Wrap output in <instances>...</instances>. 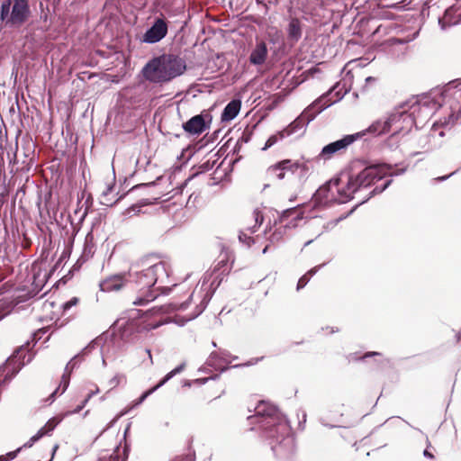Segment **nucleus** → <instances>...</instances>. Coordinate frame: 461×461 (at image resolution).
<instances>
[{
	"instance_id": "f257e3e1",
	"label": "nucleus",
	"mask_w": 461,
	"mask_h": 461,
	"mask_svg": "<svg viewBox=\"0 0 461 461\" xmlns=\"http://www.w3.org/2000/svg\"><path fill=\"white\" fill-rule=\"evenodd\" d=\"M248 419L250 424L258 426L261 437L277 459H291L295 453L294 434L289 420L277 407L260 402L255 415Z\"/></svg>"
},
{
	"instance_id": "f03ea898",
	"label": "nucleus",
	"mask_w": 461,
	"mask_h": 461,
	"mask_svg": "<svg viewBox=\"0 0 461 461\" xmlns=\"http://www.w3.org/2000/svg\"><path fill=\"white\" fill-rule=\"evenodd\" d=\"M442 104L435 96L423 94L402 104L403 110H396L390 114L392 127L394 126V133L402 131L408 133L413 125H417V120L421 117L423 120L432 116Z\"/></svg>"
},
{
	"instance_id": "7ed1b4c3",
	"label": "nucleus",
	"mask_w": 461,
	"mask_h": 461,
	"mask_svg": "<svg viewBox=\"0 0 461 461\" xmlns=\"http://www.w3.org/2000/svg\"><path fill=\"white\" fill-rule=\"evenodd\" d=\"M128 276L129 281L135 285V289L138 291V296L133 302L135 305H144L154 301L158 295V291L163 294H168L176 285L154 288L159 280L168 277L166 266L162 261L154 263L141 270H133L132 266L128 272Z\"/></svg>"
},
{
	"instance_id": "20e7f679",
	"label": "nucleus",
	"mask_w": 461,
	"mask_h": 461,
	"mask_svg": "<svg viewBox=\"0 0 461 461\" xmlns=\"http://www.w3.org/2000/svg\"><path fill=\"white\" fill-rule=\"evenodd\" d=\"M356 165L353 164L348 172H341L321 185L312 194V211L327 209L338 203H346L354 198L357 193L348 189V182L352 176L356 174Z\"/></svg>"
},
{
	"instance_id": "39448f33",
	"label": "nucleus",
	"mask_w": 461,
	"mask_h": 461,
	"mask_svg": "<svg viewBox=\"0 0 461 461\" xmlns=\"http://www.w3.org/2000/svg\"><path fill=\"white\" fill-rule=\"evenodd\" d=\"M186 70L185 60L172 53L162 54L146 63L141 72L144 78L154 84H165L183 75Z\"/></svg>"
},
{
	"instance_id": "423d86ee",
	"label": "nucleus",
	"mask_w": 461,
	"mask_h": 461,
	"mask_svg": "<svg viewBox=\"0 0 461 461\" xmlns=\"http://www.w3.org/2000/svg\"><path fill=\"white\" fill-rule=\"evenodd\" d=\"M356 167L360 165L362 168L357 170L356 174L351 176L348 189L353 193H358L362 189H366L374 185L376 182L390 177L401 176L405 173L406 167L393 170L396 165H392L384 162L366 163L365 161H357L355 163ZM387 179L383 183L384 184Z\"/></svg>"
},
{
	"instance_id": "0eeeda50",
	"label": "nucleus",
	"mask_w": 461,
	"mask_h": 461,
	"mask_svg": "<svg viewBox=\"0 0 461 461\" xmlns=\"http://www.w3.org/2000/svg\"><path fill=\"white\" fill-rule=\"evenodd\" d=\"M193 296L194 293L191 294L187 300L182 303H170L167 304L153 306L147 312H143L141 316L130 317L122 328V337L127 338L134 333L149 331L160 327L162 325L161 321H152L149 318L151 316L163 315L176 311H185L188 308Z\"/></svg>"
},
{
	"instance_id": "6e6552de",
	"label": "nucleus",
	"mask_w": 461,
	"mask_h": 461,
	"mask_svg": "<svg viewBox=\"0 0 461 461\" xmlns=\"http://www.w3.org/2000/svg\"><path fill=\"white\" fill-rule=\"evenodd\" d=\"M332 89H330L327 93L317 98L307 108H305L303 113L289 125H287L284 130L278 131L280 138L285 139V137L294 134L301 130L304 131L310 122L314 120L315 117L322 111L340 101L347 93L345 91L343 94H341L339 91H338L335 93L336 98L330 99V95L332 94Z\"/></svg>"
},
{
	"instance_id": "1a4fd4ad",
	"label": "nucleus",
	"mask_w": 461,
	"mask_h": 461,
	"mask_svg": "<svg viewBox=\"0 0 461 461\" xmlns=\"http://www.w3.org/2000/svg\"><path fill=\"white\" fill-rule=\"evenodd\" d=\"M32 15L30 0H3L0 5V22L5 26L18 28Z\"/></svg>"
},
{
	"instance_id": "9d476101",
	"label": "nucleus",
	"mask_w": 461,
	"mask_h": 461,
	"mask_svg": "<svg viewBox=\"0 0 461 461\" xmlns=\"http://www.w3.org/2000/svg\"><path fill=\"white\" fill-rule=\"evenodd\" d=\"M104 339L102 337H97L95 339L91 340L79 353L75 355L69 362L67 364L65 367L64 374L61 379V385L63 393L69 385L70 374L73 369L77 367L79 364L84 360L85 357L90 354L96 348H103Z\"/></svg>"
},
{
	"instance_id": "9b49d317",
	"label": "nucleus",
	"mask_w": 461,
	"mask_h": 461,
	"mask_svg": "<svg viewBox=\"0 0 461 461\" xmlns=\"http://www.w3.org/2000/svg\"><path fill=\"white\" fill-rule=\"evenodd\" d=\"M363 138L362 133H352L343 135L339 140L325 145L319 155L316 157L318 160H330L335 154H340L348 149L354 142Z\"/></svg>"
},
{
	"instance_id": "f8f14e48",
	"label": "nucleus",
	"mask_w": 461,
	"mask_h": 461,
	"mask_svg": "<svg viewBox=\"0 0 461 461\" xmlns=\"http://www.w3.org/2000/svg\"><path fill=\"white\" fill-rule=\"evenodd\" d=\"M168 28L169 22L164 15L156 16L141 35L140 41L146 44H156L166 38L168 33Z\"/></svg>"
},
{
	"instance_id": "ddd939ff",
	"label": "nucleus",
	"mask_w": 461,
	"mask_h": 461,
	"mask_svg": "<svg viewBox=\"0 0 461 461\" xmlns=\"http://www.w3.org/2000/svg\"><path fill=\"white\" fill-rule=\"evenodd\" d=\"M212 275L213 276V279L212 280L210 285H206L205 278L203 281L201 289L198 293V296L200 297V303L196 305L197 310L193 318H197L203 312L208 303H210L211 299L212 298L215 291L221 285V284L222 283L226 276L220 275V273H212Z\"/></svg>"
},
{
	"instance_id": "4468645a",
	"label": "nucleus",
	"mask_w": 461,
	"mask_h": 461,
	"mask_svg": "<svg viewBox=\"0 0 461 461\" xmlns=\"http://www.w3.org/2000/svg\"><path fill=\"white\" fill-rule=\"evenodd\" d=\"M212 116L206 111L195 114L183 122L182 128L185 133L191 136H199L210 128Z\"/></svg>"
},
{
	"instance_id": "2eb2a0df",
	"label": "nucleus",
	"mask_w": 461,
	"mask_h": 461,
	"mask_svg": "<svg viewBox=\"0 0 461 461\" xmlns=\"http://www.w3.org/2000/svg\"><path fill=\"white\" fill-rule=\"evenodd\" d=\"M95 253V244H94V236L92 232H88L85 238V242L83 246V251L80 258L77 259V263L71 267L68 273L63 276L59 283L66 284L68 280L72 278L74 273L78 271L81 265L87 261L91 257H93Z\"/></svg>"
},
{
	"instance_id": "dca6fc26",
	"label": "nucleus",
	"mask_w": 461,
	"mask_h": 461,
	"mask_svg": "<svg viewBox=\"0 0 461 461\" xmlns=\"http://www.w3.org/2000/svg\"><path fill=\"white\" fill-rule=\"evenodd\" d=\"M391 185L392 180L390 179L381 185L375 186L361 202L354 205L347 213L342 214L339 218L335 219L336 222L339 224L340 221L349 217L360 205L366 203L374 196L384 193Z\"/></svg>"
},
{
	"instance_id": "f3484780",
	"label": "nucleus",
	"mask_w": 461,
	"mask_h": 461,
	"mask_svg": "<svg viewBox=\"0 0 461 461\" xmlns=\"http://www.w3.org/2000/svg\"><path fill=\"white\" fill-rule=\"evenodd\" d=\"M392 128V122H390V115L383 119H378L375 121L371 125H369L366 129L358 131L357 133H362L363 137L366 135L367 133L373 134L375 136H379L384 133H386L389 131V130Z\"/></svg>"
},
{
	"instance_id": "a211bd4d",
	"label": "nucleus",
	"mask_w": 461,
	"mask_h": 461,
	"mask_svg": "<svg viewBox=\"0 0 461 461\" xmlns=\"http://www.w3.org/2000/svg\"><path fill=\"white\" fill-rule=\"evenodd\" d=\"M303 23L297 17H292L286 27L287 41L291 45L297 43L303 35Z\"/></svg>"
},
{
	"instance_id": "6ab92c4d",
	"label": "nucleus",
	"mask_w": 461,
	"mask_h": 461,
	"mask_svg": "<svg viewBox=\"0 0 461 461\" xmlns=\"http://www.w3.org/2000/svg\"><path fill=\"white\" fill-rule=\"evenodd\" d=\"M304 218V212L297 213L290 221L285 225L276 229V230L270 235L269 240L271 243L280 241L288 229H294L298 226V221Z\"/></svg>"
},
{
	"instance_id": "aec40b11",
	"label": "nucleus",
	"mask_w": 461,
	"mask_h": 461,
	"mask_svg": "<svg viewBox=\"0 0 461 461\" xmlns=\"http://www.w3.org/2000/svg\"><path fill=\"white\" fill-rule=\"evenodd\" d=\"M293 167L294 166H292V161L290 159H284L273 166H270L267 168V175L269 178L276 177L278 180H282L285 178V170H291L292 172H294Z\"/></svg>"
},
{
	"instance_id": "412c9836",
	"label": "nucleus",
	"mask_w": 461,
	"mask_h": 461,
	"mask_svg": "<svg viewBox=\"0 0 461 461\" xmlns=\"http://www.w3.org/2000/svg\"><path fill=\"white\" fill-rule=\"evenodd\" d=\"M124 276L122 274H116L111 276L99 284L102 292L118 291L124 285Z\"/></svg>"
},
{
	"instance_id": "4be33fe9",
	"label": "nucleus",
	"mask_w": 461,
	"mask_h": 461,
	"mask_svg": "<svg viewBox=\"0 0 461 461\" xmlns=\"http://www.w3.org/2000/svg\"><path fill=\"white\" fill-rule=\"evenodd\" d=\"M230 357V353L225 349H220L219 352L213 351L211 353L207 363L208 365L213 366L215 369L220 370L221 372H224L229 367L224 366L221 367V363L230 364V361L228 360V357Z\"/></svg>"
},
{
	"instance_id": "5701e85b",
	"label": "nucleus",
	"mask_w": 461,
	"mask_h": 461,
	"mask_svg": "<svg viewBox=\"0 0 461 461\" xmlns=\"http://www.w3.org/2000/svg\"><path fill=\"white\" fill-rule=\"evenodd\" d=\"M241 108V100L239 98H233L230 100L226 106L223 108L221 114V121L222 122H230L235 119Z\"/></svg>"
},
{
	"instance_id": "b1692460",
	"label": "nucleus",
	"mask_w": 461,
	"mask_h": 461,
	"mask_svg": "<svg viewBox=\"0 0 461 461\" xmlns=\"http://www.w3.org/2000/svg\"><path fill=\"white\" fill-rule=\"evenodd\" d=\"M268 50L266 42H258L249 55V62L255 66L263 65L267 58Z\"/></svg>"
},
{
	"instance_id": "393cba45",
	"label": "nucleus",
	"mask_w": 461,
	"mask_h": 461,
	"mask_svg": "<svg viewBox=\"0 0 461 461\" xmlns=\"http://www.w3.org/2000/svg\"><path fill=\"white\" fill-rule=\"evenodd\" d=\"M159 198H155L153 202L149 199H140L138 203L129 206L124 212L123 215L131 217L132 214H137L140 212V209L144 206L158 203Z\"/></svg>"
},
{
	"instance_id": "a878e982",
	"label": "nucleus",
	"mask_w": 461,
	"mask_h": 461,
	"mask_svg": "<svg viewBox=\"0 0 461 461\" xmlns=\"http://www.w3.org/2000/svg\"><path fill=\"white\" fill-rule=\"evenodd\" d=\"M382 354L377 351H367L364 354H360L359 352L349 353L346 356V358L348 363L350 362H359L365 361L368 357H381Z\"/></svg>"
},
{
	"instance_id": "bb28decb",
	"label": "nucleus",
	"mask_w": 461,
	"mask_h": 461,
	"mask_svg": "<svg viewBox=\"0 0 461 461\" xmlns=\"http://www.w3.org/2000/svg\"><path fill=\"white\" fill-rule=\"evenodd\" d=\"M159 388H160V386H158V384H157L153 387L144 391L140 394V396L132 402V406L130 409L124 410L123 411L121 412L120 417L127 414L131 409H133V408L140 405L149 395H151L153 393H155Z\"/></svg>"
},
{
	"instance_id": "cd10ccee",
	"label": "nucleus",
	"mask_w": 461,
	"mask_h": 461,
	"mask_svg": "<svg viewBox=\"0 0 461 461\" xmlns=\"http://www.w3.org/2000/svg\"><path fill=\"white\" fill-rule=\"evenodd\" d=\"M326 265V263L321 264L319 266H316L310 270L306 274H304L303 276L300 277L297 283L296 289L297 291L303 289L310 281V279L317 274V272L323 267Z\"/></svg>"
},
{
	"instance_id": "c85d7f7f",
	"label": "nucleus",
	"mask_w": 461,
	"mask_h": 461,
	"mask_svg": "<svg viewBox=\"0 0 461 461\" xmlns=\"http://www.w3.org/2000/svg\"><path fill=\"white\" fill-rule=\"evenodd\" d=\"M303 206H306V205L304 203H303V204H298L294 207H291V208L283 210L278 216L279 222H284V221H287L289 218L293 219L298 213L297 210ZM300 212H299V213Z\"/></svg>"
},
{
	"instance_id": "c756f323",
	"label": "nucleus",
	"mask_w": 461,
	"mask_h": 461,
	"mask_svg": "<svg viewBox=\"0 0 461 461\" xmlns=\"http://www.w3.org/2000/svg\"><path fill=\"white\" fill-rule=\"evenodd\" d=\"M231 266L229 264L227 258H221L218 261L217 265L213 268V274L220 273L222 276H228L230 272Z\"/></svg>"
},
{
	"instance_id": "7c9ffc66",
	"label": "nucleus",
	"mask_w": 461,
	"mask_h": 461,
	"mask_svg": "<svg viewBox=\"0 0 461 461\" xmlns=\"http://www.w3.org/2000/svg\"><path fill=\"white\" fill-rule=\"evenodd\" d=\"M185 367V363H181L170 372H168L158 384V386L162 387L166 383H167L171 378H173L176 375L180 374Z\"/></svg>"
},
{
	"instance_id": "2f4dec72",
	"label": "nucleus",
	"mask_w": 461,
	"mask_h": 461,
	"mask_svg": "<svg viewBox=\"0 0 461 461\" xmlns=\"http://www.w3.org/2000/svg\"><path fill=\"white\" fill-rule=\"evenodd\" d=\"M253 135V128L247 127L239 137L237 145L241 147L243 144L248 143L251 140Z\"/></svg>"
},
{
	"instance_id": "473e14b6",
	"label": "nucleus",
	"mask_w": 461,
	"mask_h": 461,
	"mask_svg": "<svg viewBox=\"0 0 461 461\" xmlns=\"http://www.w3.org/2000/svg\"><path fill=\"white\" fill-rule=\"evenodd\" d=\"M130 428H131V424H128L127 427L124 429V432H123L124 446H123V448H122V461H127L128 460V456H129V454H130V451H131L130 444L126 441V437H127V435H128V433L130 431Z\"/></svg>"
},
{
	"instance_id": "72a5a7b5",
	"label": "nucleus",
	"mask_w": 461,
	"mask_h": 461,
	"mask_svg": "<svg viewBox=\"0 0 461 461\" xmlns=\"http://www.w3.org/2000/svg\"><path fill=\"white\" fill-rule=\"evenodd\" d=\"M43 429H39L35 435H33L27 442H25L20 447L23 448H30L32 447L37 441H39L41 438L44 437Z\"/></svg>"
},
{
	"instance_id": "f704fd0d",
	"label": "nucleus",
	"mask_w": 461,
	"mask_h": 461,
	"mask_svg": "<svg viewBox=\"0 0 461 461\" xmlns=\"http://www.w3.org/2000/svg\"><path fill=\"white\" fill-rule=\"evenodd\" d=\"M59 422V420H56L55 418H51L40 429H43V431L45 432L44 436L50 435L55 429V428L57 427Z\"/></svg>"
},
{
	"instance_id": "c9c22d12",
	"label": "nucleus",
	"mask_w": 461,
	"mask_h": 461,
	"mask_svg": "<svg viewBox=\"0 0 461 461\" xmlns=\"http://www.w3.org/2000/svg\"><path fill=\"white\" fill-rule=\"evenodd\" d=\"M280 140H282V139L280 138V135L278 134V131L276 133H275V134H272L267 140V141L265 143V146L262 148V150L268 149L269 148L274 146Z\"/></svg>"
},
{
	"instance_id": "e433bc0d",
	"label": "nucleus",
	"mask_w": 461,
	"mask_h": 461,
	"mask_svg": "<svg viewBox=\"0 0 461 461\" xmlns=\"http://www.w3.org/2000/svg\"><path fill=\"white\" fill-rule=\"evenodd\" d=\"M122 445V442H120V444L115 447L114 449V452L110 455L108 457L107 456H100L97 461H119V449H120V447Z\"/></svg>"
},
{
	"instance_id": "4c0bfd02",
	"label": "nucleus",
	"mask_w": 461,
	"mask_h": 461,
	"mask_svg": "<svg viewBox=\"0 0 461 461\" xmlns=\"http://www.w3.org/2000/svg\"><path fill=\"white\" fill-rule=\"evenodd\" d=\"M162 178V176H158L157 177V179L155 181H152V182H149V183H141V184H138V185H133L127 194L129 193H131L137 189H140V188H145V187H149V186H154L157 185V182L158 180H160Z\"/></svg>"
},
{
	"instance_id": "58836bf2",
	"label": "nucleus",
	"mask_w": 461,
	"mask_h": 461,
	"mask_svg": "<svg viewBox=\"0 0 461 461\" xmlns=\"http://www.w3.org/2000/svg\"><path fill=\"white\" fill-rule=\"evenodd\" d=\"M196 310L197 309L195 308L194 312H192L191 314H189L187 317H176L175 320V322L176 324H178L179 326L185 325L188 321L195 319V318H193V316L195 314Z\"/></svg>"
},
{
	"instance_id": "ea45409f",
	"label": "nucleus",
	"mask_w": 461,
	"mask_h": 461,
	"mask_svg": "<svg viewBox=\"0 0 461 461\" xmlns=\"http://www.w3.org/2000/svg\"><path fill=\"white\" fill-rule=\"evenodd\" d=\"M79 302V299L76 296L70 298L68 301L62 304L63 312L68 311L71 307L76 306Z\"/></svg>"
},
{
	"instance_id": "a19ab883",
	"label": "nucleus",
	"mask_w": 461,
	"mask_h": 461,
	"mask_svg": "<svg viewBox=\"0 0 461 461\" xmlns=\"http://www.w3.org/2000/svg\"><path fill=\"white\" fill-rule=\"evenodd\" d=\"M457 86V84H456V81L454 80V81H450L445 87L443 90H441L439 92V95L441 97H445L448 95V92L452 89V88H455Z\"/></svg>"
},
{
	"instance_id": "79ce46f5",
	"label": "nucleus",
	"mask_w": 461,
	"mask_h": 461,
	"mask_svg": "<svg viewBox=\"0 0 461 461\" xmlns=\"http://www.w3.org/2000/svg\"><path fill=\"white\" fill-rule=\"evenodd\" d=\"M263 358H264V357H254V358H251L250 360H249L247 363H244V364H239V365H234V366H232L231 367H233V368H238V367H240V366H253V365L258 364V363L259 361H261Z\"/></svg>"
},
{
	"instance_id": "37998d69",
	"label": "nucleus",
	"mask_w": 461,
	"mask_h": 461,
	"mask_svg": "<svg viewBox=\"0 0 461 461\" xmlns=\"http://www.w3.org/2000/svg\"><path fill=\"white\" fill-rule=\"evenodd\" d=\"M21 450H22V447H18L14 451H10V452L6 453L5 456H3L4 460L5 461L14 460L18 456V454L21 452Z\"/></svg>"
},
{
	"instance_id": "c03bdc74",
	"label": "nucleus",
	"mask_w": 461,
	"mask_h": 461,
	"mask_svg": "<svg viewBox=\"0 0 461 461\" xmlns=\"http://www.w3.org/2000/svg\"><path fill=\"white\" fill-rule=\"evenodd\" d=\"M221 131V130L219 129V130L214 131L210 136L205 135L204 139H206V144L213 143L214 141H216L217 139L219 138Z\"/></svg>"
},
{
	"instance_id": "a18cd8bd",
	"label": "nucleus",
	"mask_w": 461,
	"mask_h": 461,
	"mask_svg": "<svg viewBox=\"0 0 461 461\" xmlns=\"http://www.w3.org/2000/svg\"><path fill=\"white\" fill-rule=\"evenodd\" d=\"M239 240L241 243L247 244L249 247H250L251 243H253V239L242 231H240L239 234Z\"/></svg>"
},
{
	"instance_id": "49530a36",
	"label": "nucleus",
	"mask_w": 461,
	"mask_h": 461,
	"mask_svg": "<svg viewBox=\"0 0 461 461\" xmlns=\"http://www.w3.org/2000/svg\"><path fill=\"white\" fill-rule=\"evenodd\" d=\"M194 459H195L194 455L186 454V455L176 456L171 461H194Z\"/></svg>"
},
{
	"instance_id": "de8ad7c7",
	"label": "nucleus",
	"mask_w": 461,
	"mask_h": 461,
	"mask_svg": "<svg viewBox=\"0 0 461 461\" xmlns=\"http://www.w3.org/2000/svg\"><path fill=\"white\" fill-rule=\"evenodd\" d=\"M88 402V399H84L80 404H78L72 411H71V414H77L79 413L84 408L85 406L87 404Z\"/></svg>"
},
{
	"instance_id": "09e8293b",
	"label": "nucleus",
	"mask_w": 461,
	"mask_h": 461,
	"mask_svg": "<svg viewBox=\"0 0 461 461\" xmlns=\"http://www.w3.org/2000/svg\"><path fill=\"white\" fill-rule=\"evenodd\" d=\"M458 172H461V167L457 168L456 170L453 171L452 173H450L448 175L438 176L437 178H435V180L437 182H443Z\"/></svg>"
},
{
	"instance_id": "8fccbe9b",
	"label": "nucleus",
	"mask_w": 461,
	"mask_h": 461,
	"mask_svg": "<svg viewBox=\"0 0 461 461\" xmlns=\"http://www.w3.org/2000/svg\"><path fill=\"white\" fill-rule=\"evenodd\" d=\"M189 148L184 149L180 154V156L177 157L179 160L185 159V162L191 159V158L194 155V152H191L186 158H185V152L188 151Z\"/></svg>"
},
{
	"instance_id": "3c124183",
	"label": "nucleus",
	"mask_w": 461,
	"mask_h": 461,
	"mask_svg": "<svg viewBox=\"0 0 461 461\" xmlns=\"http://www.w3.org/2000/svg\"><path fill=\"white\" fill-rule=\"evenodd\" d=\"M429 447H430V442L427 439V447L423 451V456L426 458L433 459L434 458V455H433V453L431 451L429 450Z\"/></svg>"
},
{
	"instance_id": "603ef678",
	"label": "nucleus",
	"mask_w": 461,
	"mask_h": 461,
	"mask_svg": "<svg viewBox=\"0 0 461 461\" xmlns=\"http://www.w3.org/2000/svg\"><path fill=\"white\" fill-rule=\"evenodd\" d=\"M337 225H338V223L336 222V221L332 220L323 225V230H324V231H329V230H332Z\"/></svg>"
},
{
	"instance_id": "864d4df0",
	"label": "nucleus",
	"mask_w": 461,
	"mask_h": 461,
	"mask_svg": "<svg viewBox=\"0 0 461 461\" xmlns=\"http://www.w3.org/2000/svg\"><path fill=\"white\" fill-rule=\"evenodd\" d=\"M431 137H432V134H428L425 137L420 138V146L424 149L425 148V144H422V142L423 141L425 143L429 142Z\"/></svg>"
},
{
	"instance_id": "5fc2aeb1",
	"label": "nucleus",
	"mask_w": 461,
	"mask_h": 461,
	"mask_svg": "<svg viewBox=\"0 0 461 461\" xmlns=\"http://www.w3.org/2000/svg\"><path fill=\"white\" fill-rule=\"evenodd\" d=\"M70 251L64 249L61 256L59 257V261L67 260L69 258Z\"/></svg>"
},
{
	"instance_id": "6e6d98bb",
	"label": "nucleus",
	"mask_w": 461,
	"mask_h": 461,
	"mask_svg": "<svg viewBox=\"0 0 461 461\" xmlns=\"http://www.w3.org/2000/svg\"><path fill=\"white\" fill-rule=\"evenodd\" d=\"M45 331L43 330H38L36 332L33 333V339L35 341L39 340L42 334H44Z\"/></svg>"
},
{
	"instance_id": "4d7b16f0",
	"label": "nucleus",
	"mask_w": 461,
	"mask_h": 461,
	"mask_svg": "<svg viewBox=\"0 0 461 461\" xmlns=\"http://www.w3.org/2000/svg\"><path fill=\"white\" fill-rule=\"evenodd\" d=\"M120 383V380H119V376L118 375H115L113 376L110 381H109V384L113 386V387H115L119 384Z\"/></svg>"
},
{
	"instance_id": "13d9d810",
	"label": "nucleus",
	"mask_w": 461,
	"mask_h": 461,
	"mask_svg": "<svg viewBox=\"0 0 461 461\" xmlns=\"http://www.w3.org/2000/svg\"><path fill=\"white\" fill-rule=\"evenodd\" d=\"M292 166H294V167H293V169H294V168H299V167H301V168H302V170H303V172H306V171L308 170V167H307V166H306V165H300L298 162H296V163H294V164H292Z\"/></svg>"
},
{
	"instance_id": "bf43d9fd",
	"label": "nucleus",
	"mask_w": 461,
	"mask_h": 461,
	"mask_svg": "<svg viewBox=\"0 0 461 461\" xmlns=\"http://www.w3.org/2000/svg\"><path fill=\"white\" fill-rule=\"evenodd\" d=\"M58 448H59V444H55L53 446L52 449H51V457H50V459L49 461H52V459L54 458V456H55Z\"/></svg>"
},
{
	"instance_id": "052dcab7",
	"label": "nucleus",
	"mask_w": 461,
	"mask_h": 461,
	"mask_svg": "<svg viewBox=\"0 0 461 461\" xmlns=\"http://www.w3.org/2000/svg\"><path fill=\"white\" fill-rule=\"evenodd\" d=\"M58 448H59V444H55L53 446L52 449H51V457H50V459L49 461H52V459L54 458V456H55Z\"/></svg>"
},
{
	"instance_id": "680f3d73",
	"label": "nucleus",
	"mask_w": 461,
	"mask_h": 461,
	"mask_svg": "<svg viewBox=\"0 0 461 461\" xmlns=\"http://www.w3.org/2000/svg\"><path fill=\"white\" fill-rule=\"evenodd\" d=\"M61 263H62V262H61V261H59V260L55 263V265L53 266V267L51 268V270H50V274H51V273L55 272V271H56V270L60 267Z\"/></svg>"
},
{
	"instance_id": "e2e57ef3",
	"label": "nucleus",
	"mask_w": 461,
	"mask_h": 461,
	"mask_svg": "<svg viewBox=\"0 0 461 461\" xmlns=\"http://www.w3.org/2000/svg\"><path fill=\"white\" fill-rule=\"evenodd\" d=\"M99 392V389L96 388L95 391H91L86 397V399H88V401L94 396L97 393Z\"/></svg>"
},
{
	"instance_id": "0e129e2a",
	"label": "nucleus",
	"mask_w": 461,
	"mask_h": 461,
	"mask_svg": "<svg viewBox=\"0 0 461 461\" xmlns=\"http://www.w3.org/2000/svg\"><path fill=\"white\" fill-rule=\"evenodd\" d=\"M262 221H263V216L259 215V213L257 212L256 222L260 225L262 223Z\"/></svg>"
},
{
	"instance_id": "69168bd1",
	"label": "nucleus",
	"mask_w": 461,
	"mask_h": 461,
	"mask_svg": "<svg viewBox=\"0 0 461 461\" xmlns=\"http://www.w3.org/2000/svg\"><path fill=\"white\" fill-rule=\"evenodd\" d=\"M320 422H321V425H323L325 427H329V428H335L336 427L334 425H330V424L326 423L325 420L322 418L320 419Z\"/></svg>"
},
{
	"instance_id": "338daca9",
	"label": "nucleus",
	"mask_w": 461,
	"mask_h": 461,
	"mask_svg": "<svg viewBox=\"0 0 461 461\" xmlns=\"http://www.w3.org/2000/svg\"><path fill=\"white\" fill-rule=\"evenodd\" d=\"M375 80H376V79H375V77H367L366 78V84H370V83H372V82H375Z\"/></svg>"
},
{
	"instance_id": "774afa93",
	"label": "nucleus",
	"mask_w": 461,
	"mask_h": 461,
	"mask_svg": "<svg viewBox=\"0 0 461 461\" xmlns=\"http://www.w3.org/2000/svg\"><path fill=\"white\" fill-rule=\"evenodd\" d=\"M113 190V186L109 185L107 186L106 190L103 192V195H107L109 193H111Z\"/></svg>"
}]
</instances>
